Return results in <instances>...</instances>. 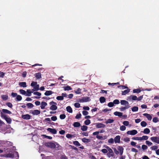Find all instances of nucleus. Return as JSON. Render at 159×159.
<instances>
[{
	"label": "nucleus",
	"instance_id": "obj_61",
	"mask_svg": "<svg viewBox=\"0 0 159 159\" xmlns=\"http://www.w3.org/2000/svg\"><path fill=\"white\" fill-rule=\"evenodd\" d=\"M114 106V103L112 102H110L108 104V106L110 107H113Z\"/></svg>",
	"mask_w": 159,
	"mask_h": 159
},
{
	"label": "nucleus",
	"instance_id": "obj_26",
	"mask_svg": "<svg viewBox=\"0 0 159 159\" xmlns=\"http://www.w3.org/2000/svg\"><path fill=\"white\" fill-rule=\"evenodd\" d=\"M143 132L144 134H148L150 132V130L148 128H146L144 129Z\"/></svg>",
	"mask_w": 159,
	"mask_h": 159
},
{
	"label": "nucleus",
	"instance_id": "obj_56",
	"mask_svg": "<svg viewBox=\"0 0 159 159\" xmlns=\"http://www.w3.org/2000/svg\"><path fill=\"white\" fill-rule=\"evenodd\" d=\"M118 88H120L121 89H128V87L124 85H120L118 86Z\"/></svg>",
	"mask_w": 159,
	"mask_h": 159
},
{
	"label": "nucleus",
	"instance_id": "obj_14",
	"mask_svg": "<svg viewBox=\"0 0 159 159\" xmlns=\"http://www.w3.org/2000/svg\"><path fill=\"white\" fill-rule=\"evenodd\" d=\"M22 118L24 119L29 120L30 118V116L29 114L22 115Z\"/></svg>",
	"mask_w": 159,
	"mask_h": 159
},
{
	"label": "nucleus",
	"instance_id": "obj_55",
	"mask_svg": "<svg viewBox=\"0 0 159 159\" xmlns=\"http://www.w3.org/2000/svg\"><path fill=\"white\" fill-rule=\"evenodd\" d=\"M37 84V83L36 82L32 81L31 84V86L32 87H34Z\"/></svg>",
	"mask_w": 159,
	"mask_h": 159
},
{
	"label": "nucleus",
	"instance_id": "obj_51",
	"mask_svg": "<svg viewBox=\"0 0 159 159\" xmlns=\"http://www.w3.org/2000/svg\"><path fill=\"white\" fill-rule=\"evenodd\" d=\"M141 140H147L148 139V137L147 136H143L141 137Z\"/></svg>",
	"mask_w": 159,
	"mask_h": 159
},
{
	"label": "nucleus",
	"instance_id": "obj_19",
	"mask_svg": "<svg viewBox=\"0 0 159 159\" xmlns=\"http://www.w3.org/2000/svg\"><path fill=\"white\" fill-rule=\"evenodd\" d=\"M47 105V104L46 102H43L41 103V108L42 109H44L45 106Z\"/></svg>",
	"mask_w": 159,
	"mask_h": 159
},
{
	"label": "nucleus",
	"instance_id": "obj_4",
	"mask_svg": "<svg viewBox=\"0 0 159 159\" xmlns=\"http://www.w3.org/2000/svg\"><path fill=\"white\" fill-rule=\"evenodd\" d=\"M44 144L47 147L51 148H54L56 146L55 144L52 143H45Z\"/></svg>",
	"mask_w": 159,
	"mask_h": 159
},
{
	"label": "nucleus",
	"instance_id": "obj_21",
	"mask_svg": "<svg viewBox=\"0 0 159 159\" xmlns=\"http://www.w3.org/2000/svg\"><path fill=\"white\" fill-rule=\"evenodd\" d=\"M1 98L4 101H6L8 98V96L7 95H2L1 96Z\"/></svg>",
	"mask_w": 159,
	"mask_h": 159
},
{
	"label": "nucleus",
	"instance_id": "obj_5",
	"mask_svg": "<svg viewBox=\"0 0 159 159\" xmlns=\"http://www.w3.org/2000/svg\"><path fill=\"white\" fill-rule=\"evenodd\" d=\"M151 140L154 142L159 144V137H153L150 138Z\"/></svg>",
	"mask_w": 159,
	"mask_h": 159
},
{
	"label": "nucleus",
	"instance_id": "obj_6",
	"mask_svg": "<svg viewBox=\"0 0 159 159\" xmlns=\"http://www.w3.org/2000/svg\"><path fill=\"white\" fill-rule=\"evenodd\" d=\"M138 133L137 131L135 129L132 130H129L127 132V134L128 135H134Z\"/></svg>",
	"mask_w": 159,
	"mask_h": 159
},
{
	"label": "nucleus",
	"instance_id": "obj_60",
	"mask_svg": "<svg viewBox=\"0 0 159 159\" xmlns=\"http://www.w3.org/2000/svg\"><path fill=\"white\" fill-rule=\"evenodd\" d=\"M51 119L53 121H55L57 119V118L56 116H53L51 117Z\"/></svg>",
	"mask_w": 159,
	"mask_h": 159
},
{
	"label": "nucleus",
	"instance_id": "obj_24",
	"mask_svg": "<svg viewBox=\"0 0 159 159\" xmlns=\"http://www.w3.org/2000/svg\"><path fill=\"white\" fill-rule=\"evenodd\" d=\"M53 93L52 91H47L44 93L45 95L46 96H49L51 95Z\"/></svg>",
	"mask_w": 159,
	"mask_h": 159
},
{
	"label": "nucleus",
	"instance_id": "obj_27",
	"mask_svg": "<svg viewBox=\"0 0 159 159\" xmlns=\"http://www.w3.org/2000/svg\"><path fill=\"white\" fill-rule=\"evenodd\" d=\"M66 111L72 113V108L70 106H67L66 107Z\"/></svg>",
	"mask_w": 159,
	"mask_h": 159
},
{
	"label": "nucleus",
	"instance_id": "obj_62",
	"mask_svg": "<svg viewBox=\"0 0 159 159\" xmlns=\"http://www.w3.org/2000/svg\"><path fill=\"white\" fill-rule=\"evenodd\" d=\"M74 106L76 108H79L80 107V104L79 103H75L74 104Z\"/></svg>",
	"mask_w": 159,
	"mask_h": 159
},
{
	"label": "nucleus",
	"instance_id": "obj_42",
	"mask_svg": "<svg viewBox=\"0 0 159 159\" xmlns=\"http://www.w3.org/2000/svg\"><path fill=\"white\" fill-rule=\"evenodd\" d=\"M114 141V139H113V138H111L108 139V142L109 143L112 144L113 143Z\"/></svg>",
	"mask_w": 159,
	"mask_h": 159
},
{
	"label": "nucleus",
	"instance_id": "obj_8",
	"mask_svg": "<svg viewBox=\"0 0 159 159\" xmlns=\"http://www.w3.org/2000/svg\"><path fill=\"white\" fill-rule=\"evenodd\" d=\"M40 111L38 110H35L30 111V113L34 115H38L40 113Z\"/></svg>",
	"mask_w": 159,
	"mask_h": 159
},
{
	"label": "nucleus",
	"instance_id": "obj_44",
	"mask_svg": "<svg viewBox=\"0 0 159 159\" xmlns=\"http://www.w3.org/2000/svg\"><path fill=\"white\" fill-rule=\"evenodd\" d=\"M56 99L58 100H62L64 99L63 96H57L56 98Z\"/></svg>",
	"mask_w": 159,
	"mask_h": 159
},
{
	"label": "nucleus",
	"instance_id": "obj_15",
	"mask_svg": "<svg viewBox=\"0 0 159 159\" xmlns=\"http://www.w3.org/2000/svg\"><path fill=\"white\" fill-rule=\"evenodd\" d=\"M120 104L121 105L128 106L129 105V102L128 101L125 100H121L120 101Z\"/></svg>",
	"mask_w": 159,
	"mask_h": 159
},
{
	"label": "nucleus",
	"instance_id": "obj_11",
	"mask_svg": "<svg viewBox=\"0 0 159 159\" xmlns=\"http://www.w3.org/2000/svg\"><path fill=\"white\" fill-rule=\"evenodd\" d=\"M33 93L34 95H37L38 96V97L34 96V97H33L34 98L36 99H39L40 98V96L41 95V93L36 92H34Z\"/></svg>",
	"mask_w": 159,
	"mask_h": 159
},
{
	"label": "nucleus",
	"instance_id": "obj_35",
	"mask_svg": "<svg viewBox=\"0 0 159 159\" xmlns=\"http://www.w3.org/2000/svg\"><path fill=\"white\" fill-rule=\"evenodd\" d=\"M114 120L113 119H109L107 121L105 122V123L106 124H107L108 123H113L114 122Z\"/></svg>",
	"mask_w": 159,
	"mask_h": 159
},
{
	"label": "nucleus",
	"instance_id": "obj_23",
	"mask_svg": "<svg viewBox=\"0 0 159 159\" xmlns=\"http://www.w3.org/2000/svg\"><path fill=\"white\" fill-rule=\"evenodd\" d=\"M7 123L8 124H11V119L10 117L7 116L5 119Z\"/></svg>",
	"mask_w": 159,
	"mask_h": 159
},
{
	"label": "nucleus",
	"instance_id": "obj_48",
	"mask_svg": "<svg viewBox=\"0 0 159 159\" xmlns=\"http://www.w3.org/2000/svg\"><path fill=\"white\" fill-rule=\"evenodd\" d=\"M73 144L75 146H80V144L78 141H75L73 142Z\"/></svg>",
	"mask_w": 159,
	"mask_h": 159
},
{
	"label": "nucleus",
	"instance_id": "obj_20",
	"mask_svg": "<svg viewBox=\"0 0 159 159\" xmlns=\"http://www.w3.org/2000/svg\"><path fill=\"white\" fill-rule=\"evenodd\" d=\"M27 93L25 94V96H30L31 95L32 93H33V92L31 91L30 89H27L26 90Z\"/></svg>",
	"mask_w": 159,
	"mask_h": 159
},
{
	"label": "nucleus",
	"instance_id": "obj_50",
	"mask_svg": "<svg viewBox=\"0 0 159 159\" xmlns=\"http://www.w3.org/2000/svg\"><path fill=\"white\" fill-rule=\"evenodd\" d=\"M39 85L38 84L34 87V90L36 91L38 90L39 89Z\"/></svg>",
	"mask_w": 159,
	"mask_h": 159
},
{
	"label": "nucleus",
	"instance_id": "obj_31",
	"mask_svg": "<svg viewBox=\"0 0 159 159\" xmlns=\"http://www.w3.org/2000/svg\"><path fill=\"white\" fill-rule=\"evenodd\" d=\"M2 111L5 113L8 114H11V111H9L5 109H3L2 110Z\"/></svg>",
	"mask_w": 159,
	"mask_h": 159
},
{
	"label": "nucleus",
	"instance_id": "obj_46",
	"mask_svg": "<svg viewBox=\"0 0 159 159\" xmlns=\"http://www.w3.org/2000/svg\"><path fill=\"white\" fill-rule=\"evenodd\" d=\"M90 123V120H87L84 121V124L86 125H89Z\"/></svg>",
	"mask_w": 159,
	"mask_h": 159
},
{
	"label": "nucleus",
	"instance_id": "obj_37",
	"mask_svg": "<svg viewBox=\"0 0 159 159\" xmlns=\"http://www.w3.org/2000/svg\"><path fill=\"white\" fill-rule=\"evenodd\" d=\"M19 92L20 93L22 94L25 95V94H26V92L23 89H20L19 90Z\"/></svg>",
	"mask_w": 159,
	"mask_h": 159
},
{
	"label": "nucleus",
	"instance_id": "obj_30",
	"mask_svg": "<svg viewBox=\"0 0 159 159\" xmlns=\"http://www.w3.org/2000/svg\"><path fill=\"white\" fill-rule=\"evenodd\" d=\"M129 107V105H128L126 106L121 107L120 108V110L121 111H123L124 110L126 109Z\"/></svg>",
	"mask_w": 159,
	"mask_h": 159
},
{
	"label": "nucleus",
	"instance_id": "obj_13",
	"mask_svg": "<svg viewBox=\"0 0 159 159\" xmlns=\"http://www.w3.org/2000/svg\"><path fill=\"white\" fill-rule=\"evenodd\" d=\"M96 138L98 139L101 140H105L107 139V137L106 136H102L101 135H97Z\"/></svg>",
	"mask_w": 159,
	"mask_h": 159
},
{
	"label": "nucleus",
	"instance_id": "obj_39",
	"mask_svg": "<svg viewBox=\"0 0 159 159\" xmlns=\"http://www.w3.org/2000/svg\"><path fill=\"white\" fill-rule=\"evenodd\" d=\"M147 125V123L144 121H142L141 123V125L142 127H145Z\"/></svg>",
	"mask_w": 159,
	"mask_h": 159
},
{
	"label": "nucleus",
	"instance_id": "obj_22",
	"mask_svg": "<svg viewBox=\"0 0 159 159\" xmlns=\"http://www.w3.org/2000/svg\"><path fill=\"white\" fill-rule=\"evenodd\" d=\"M114 114L116 116L120 117L122 116V113L116 111L114 113Z\"/></svg>",
	"mask_w": 159,
	"mask_h": 159
},
{
	"label": "nucleus",
	"instance_id": "obj_32",
	"mask_svg": "<svg viewBox=\"0 0 159 159\" xmlns=\"http://www.w3.org/2000/svg\"><path fill=\"white\" fill-rule=\"evenodd\" d=\"M35 76L37 79H39L41 78V74L40 73H37L35 74Z\"/></svg>",
	"mask_w": 159,
	"mask_h": 159
},
{
	"label": "nucleus",
	"instance_id": "obj_18",
	"mask_svg": "<svg viewBox=\"0 0 159 159\" xmlns=\"http://www.w3.org/2000/svg\"><path fill=\"white\" fill-rule=\"evenodd\" d=\"M19 84L20 86L23 88H25L27 87L26 83L25 82H19Z\"/></svg>",
	"mask_w": 159,
	"mask_h": 159
},
{
	"label": "nucleus",
	"instance_id": "obj_49",
	"mask_svg": "<svg viewBox=\"0 0 159 159\" xmlns=\"http://www.w3.org/2000/svg\"><path fill=\"white\" fill-rule=\"evenodd\" d=\"M126 129V127L125 125H122L120 126V130L121 131H124Z\"/></svg>",
	"mask_w": 159,
	"mask_h": 159
},
{
	"label": "nucleus",
	"instance_id": "obj_45",
	"mask_svg": "<svg viewBox=\"0 0 159 159\" xmlns=\"http://www.w3.org/2000/svg\"><path fill=\"white\" fill-rule=\"evenodd\" d=\"M1 116L2 118L4 119L7 116V115L4 114L3 113L1 112L0 113Z\"/></svg>",
	"mask_w": 159,
	"mask_h": 159
},
{
	"label": "nucleus",
	"instance_id": "obj_52",
	"mask_svg": "<svg viewBox=\"0 0 159 159\" xmlns=\"http://www.w3.org/2000/svg\"><path fill=\"white\" fill-rule=\"evenodd\" d=\"M113 103L114 104H118L120 103V102L118 100L115 99L113 101Z\"/></svg>",
	"mask_w": 159,
	"mask_h": 159
},
{
	"label": "nucleus",
	"instance_id": "obj_16",
	"mask_svg": "<svg viewBox=\"0 0 159 159\" xmlns=\"http://www.w3.org/2000/svg\"><path fill=\"white\" fill-rule=\"evenodd\" d=\"M118 151H119V153L120 155H122L124 149L121 146H118Z\"/></svg>",
	"mask_w": 159,
	"mask_h": 159
},
{
	"label": "nucleus",
	"instance_id": "obj_57",
	"mask_svg": "<svg viewBox=\"0 0 159 159\" xmlns=\"http://www.w3.org/2000/svg\"><path fill=\"white\" fill-rule=\"evenodd\" d=\"M27 106L29 108H32L33 107V105L31 103H28L27 104Z\"/></svg>",
	"mask_w": 159,
	"mask_h": 159
},
{
	"label": "nucleus",
	"instance_id": "obj_59",
	"mask_svg": "<svg viewBox=\"0 0 159 159\" xmlns=\"http://www.w3.org/2000/svg\"><path fill=\"white\" fill-rule=\"evenodd\" d=\"M11 95L13 97L15 98L18 95L16 93L12 92L11 93Z\"/></svg>",
	"mask_w": 159,
	"mask_h": 159
},
{
	"label": "nucleus",
	"instance_id": "obj_53",
	"mask_svg": "<svg viewBox=\"0 0 159 159\" xmlns=\"http://www.w3.org/2000/svg\"><path fill=\"white\" fill-rule=\"evenodd\" d=\"M66 117V116L64 114H61L60 116V118L61 119H64Z\"/></svg>",
	"mask_w": 159,
	"mask_h": 159
},
{
	"label": "nucleus",
	"instance_id": "obj_7",
	"mask_svg": "<svg viewBox=\"0 0 159 159\" xmlns=\"http://www.w3.org/2000/svg\"><path fill=\"white\" fill-rule=\"evenodd\" d=\"M96 128H103L105 127V125L101 123H97L96 124Z\"/></svg>",
	"mask_w": 159,
	"mask_h": 159
},
{
	"label": "nucleus",
	"instance_id": "obj_28",
	"mask_svg": "<svg viewBox=\"0 0 159 159\" xmlns=\"http://www.w3.org/2000/svg\"><path fill=\"white\" fill-rule=\"evenodd\" d=\"M80 123L76 122H75L73 124V125L74 127H77L80 126Z\"/></svg>",
	"mask_w": 159,
	"mask_h": 159
},
{
	"label": "nucleus",
	"instance_id": "obj_43",
	"mask_svg": "<svg viewBox=\"0 0 159 159\" xmlns=\"http://www.w3.org/2000/svg\"><path fill=\"white\" fill-rule=\"evenodd\" d=\"M123 124L126 126H128L129 124V122L127 120L123 122Z\"/></svg>",
	"mask_w": 159,
	"mask_h": 159
},
{
	"label": "nucleus",
	"instance_id": "obj_33",
	"mask_svg": "<svg viewBox=\"0 0 159 159\" xmlns=\"http://www.w3.org/2000/svg\"><path fill=\"white\" fill-rule=\"evenodd\" d=\"M131 110L133 112L137 111L138 110V107L136 106L134 107L131 108Z\"/></svg>",
	"mask_w": 159,
	"mask_h": 159
},
{
	"label": "nucleus",
	"instance_id": "obj_25",
	"mask_svg": "<svg viewBox=\"0 0 159 159\" xmlns=\"http://www.w3.org/2000/svg\"><path fill=\"white\" fill-rule=\"evenodd\" d=\"M130 91V89H127L124 90V91H122V95H125L128 93H129Z\"/></svg>",
	"mask_w": 159,
	"mask_h": 159
},
{
	"label": "nucleus",
	"instance_id": "obj_34",
	"mask_svg": "<svg viewBox=\"0 0 159 159\" xmlns=\"http://www.w3.org/2000/svg\"><path fill=\"white\" fill-rule=\"evenodd\" d=\"M82 140L83 142L85 143H88L90 141V140L89 139H87L85 138L82 139Z\"/></svg>",
	"mask_w": 159,
	"mask_h": 159
},
{
	"label": "nucleus",
	"instance_id": "obj_47",
	"mask_svg": "<svg viewBox=\"0 0 159 159\" xmlns=\"http://www.w3.org/2000/svg\"><path fill=\"white\" fill-rule=\"evenodd\" d=\"M158 148V147L157 146L154 145L151 148L152 150H155Z\"/></svg>",
	"mask_w": 159,
	"mask_h": 159
},
{
	"label": "nucleus",
	"instance_id": "obj_3",
	"mask_svg": "<svg viewBox=\"0 0 159 159\" xmlns=\"http://www.w3.org/2000/svg\"><path fill=\"white\" fill-rule=\"evenodd\" d=\"M126 99L129 101L136 100L137 96L134 95H131L128 97Z\"/></svg>",
	"mask_w": 159,
	"mask_h": 159
},
{
	"label": "nucleus",
	"instance_id": "obj_38",
	"mask_svg": "<svg viewBox=\"0 0 159 159\" xmlns=\"http://www.w3.org/2000/svg\"><path fill=\"white\" fill-rule=\"evenodd\" d=\"M16 100L17 101H20L22 99V97L20 95H17L16 98Z\"/></svg>",
	"mask_w": 159,
	"mask_h": 159
},
{
	"label": "nucleus",
	"instance_id": "obj_41",
	"mask_svg": "<svg viewBox=\"0 0 159 159\" xmlns=\"http://www.w3.org/2000/svg\"><path fill=\"white\" fill-rule=\"evenodd\" d=\"M141 90L139 89H136L133 90V93H140Z\"/></svg>",
	"mask_w": 159,
	"mask_h": 159
},
{
	"label": "nucleus",
	"instance_id": "obj_10",
	"mask_svg": "<svg viewBox=\"0 0 159 159\" xmlns=\"http://www.w3.org/2000/svg\"><path fill=\"white\" fill-rule=\"evenodd\" d=\"M47 130L54 134H56L57 132V130L54 129L48 128L47 129Z\"/></svg>",
	"mask_w": 159,
	"mask_h": 159
},
{
	"label": "nucleus",
	"instance_id": "obj_64",
	"mask_svg": "<svg viewBox=\"0 0 159 159\" xmlns=\"http://www.w3.org/2000/svg\"><path fill=\"white\" fill-rule=\"evenodd\" d=\"M142 148L143 150H146L147 149L148 147L146 145L143 144L142 145Z\"/></svg>",
	"mask_w": 159,
	"mask_h": 159
},
{
	"label": "nucleus",
	"instance_id": "obj_63",
	"mask_svg": "<svg viewBox=\"0 0 159 159\" xmlns=\"http://www.w3.org/2000/svg\"><path fill=\"white\" fill-rule=\"evenodd\" d=\"M123 140L125 142H128L130 141V139L128 137H126L124 138Z\"/></svg>",
	"mask_w": 159,
	"mask_h": 159
},
{
	"label": "nucleus",
	"instance_id": "obj_9",
	"mask_svg": "<svg viewBox=\"0 0 159 159\" xmlns=\"http://www.w3.org/2000/svg\"><path fill=\"white\" fill-rule=\"evenodd\" d=\"M90 101V98L88 97H85L81 99L80 102H86Z\"/></svg>",
	"mask_w": 159,
	"mask_h": 159
},
{
	"label": "nucleus",
	"instance_id": "obj_2",
	"mask_svg": "<svg viewBox=\"0 0 159 159\" xmlns=\"http://www.w3.org/2000/svg\"><path fill=\"white\" fill-rule=\"evenodd\" d=\"M107 150L108 152L107 153V155L109 158L112 157L114 156V152L109 147L107 146L105 147Z\"/></svg>",
	"mask_w": 159,
	"mask_h": 159
},
{
	"label": "nucleus",
	"instance_id": "obj_36",
	"mask_svg": "<svg viewBox=\"0 0 159 159\" xmlns=\"http://www.w3.org/2000/svg\"><path fill=\"white\" fill-rule=\"evenodd\" d=\"M88 129L87 126L85 125H83L81 126V129L83 131H86Z\"/></svg>",
	"mask_w": 159,
	"mask_h": 159
},
{
	"label": "nucleus",
	"instance_id": "obj_29",
	"mask_svg": "<svg viewBox=\"0 0 159 159\" xmlns=\"http://www.w3.org/2000/svg\"><path fill=\"white\" fill-rule=\"evenodd\" d=\"M99 100L101 103H103L105 102L106 99L103 97H101L100 98Z\"/></svg>",
	"mask_w": 159,
	"mask_h": 159
},
{
	"label": "nucleus",
	"instance_id": "obj_17",
	"mask_svg": "<svg viewBox=\"0 0 159 159\" xmlns=\"http://www.w3.org/2000/svg\"><path fill=\"white\" fill-rule=\"evenodd\" d=\"M143 115L145 116L149 120H151L152 119V116L149 114L144 113L143 114Z\"/></svg>",
	"mask_w": 159,
	"mask_h": 159
},
{
	"label": "nucleus",
	"instance_id": "obj_58",
	"mask_svg": "<svg viewBox=\"0 0 159 159\" xmlns=\"http://www.w3.org/2000/svg\"><path fill=\"white\" fill-rule=\"evenodd\" d=\"M133 139L134 140H141V137H135L133 138Z\"/></svg>",
	"mask_w": 159,
	"mask_h": 159
},
{
	"label": "nucleus",
	"instance_id": "obj_1",
	"mask_svg": "<svg viewBox=\"0 0 159 159\" xmlns=\"http://www.w3.org/2000/svg\"><path fill=\"white\" fill-rule=\"evenodd\" d=\"M49 104L51 105L50 109L52 111H55L57 109V103L55 102L52 101L49 103Z\"/></svg>",
	"mask_w": 159,
	"mask_h": 159
},
{
	"label": "nucleus",
	"instance_id": "obj_54",
	"mask_svg": "<svg viewBox=\"0 0 159 159\" xmlns=\"http://www.w3.org/2000/svg\"><path fill=\"white\" fill-rule=\"evenodd\" d=\"M152 121L154 123H157L158 121V118L157 117H154L152 119Z\"/></svg>",
	"mask_w": 159,
	"mask_h": 159
},
{
	"label": "nucleus",
	"instance_id": "obj_12",
	"mask_svg": "<svg viewBox=\"0 0 159 159\" xmlns=\"http://www.w3.org/2000/svg\"><path fill=\"white\" fill-rule=\"evenodd\" d=\"M120 136L119 135L116 136L114 139V141L115 143H119L120 142Z\"/></svg>",
	"mask_w": 159,
	"mask_h": 159
},
{
	"label": "nucleus",
	"instance_id": "obj_40",
	"mask_svg": "<svg viewBox=\"0 0 159 159\" xmlns=\"http://www.w3.org/2000/svg\"><path fill=\"white\" fill-rule=\"evenodd\" d=\"M65 90H71L72 89L70 86H68L63 87Z\"/></svg>",
	"mask_w": 159,
	"mask_h": 159
}]
</instances>
